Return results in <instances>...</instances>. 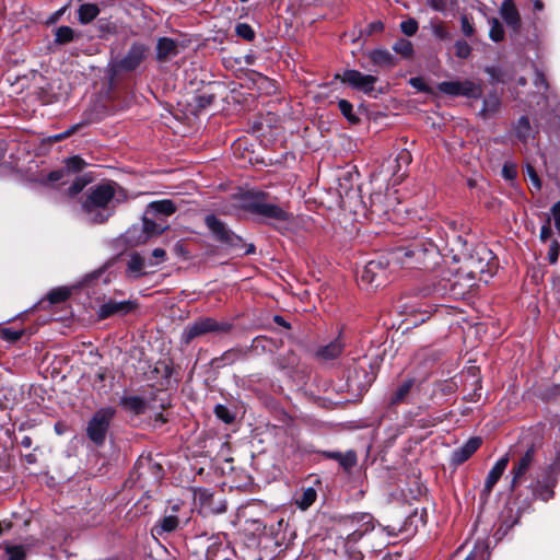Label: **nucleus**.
Instances as JSON below:
<instances>
[{"label":"nucleus","mask_w":560,"mask_h":560,"mask_svg":"<svg viewBox=\"0 0 560 560\" xmlns=\"http://www.w3.org/2000/svg\"><path fill=\"white\" fill-rule=\"evenodd\" d=\"M462 32L466 37H470L475 33V28L468 16L463 15L460 18Z\"/></svg>","instance_id":"obj_47"},{"label":"nucleus","mask_w":560,"mask_h":560,"mask_svg":"<svg viewBox=\"0 0 560 560\" xmlns=\"http://www.w3.org/2000/svg\"><path fill=\"white\" fill-rule=\"evenodd\" d=\"M0 336H1V338L3 340L13 342V341H16V340H19L21 338L22 330H14V329H11V328H3V329H0Z\"/></svg>","instance_id":"obj_44"},{"label":"nucleus","mask_w":560,"mask_h":560,"mask_svg":"<svg viewBox=\"0 0 560 560\" xmlns=\"http://www.w3.org/2000/svg\"><path fill=\"white\" fill-rule=\"evenodd\" d=\"M516 448L518 457L514 460L510 471L512 476L510 482L511 490H514L521 483L536 462V455L541 448V441L539 439L528 440V438L524 435L520 440Z\"/></svg>","instance_id":"obj_2"},{"label":"nucleus","mask_w":560,"mask_h":560,"mask_svg":"<svg viewBox=\"0 0 560 560\" xmlns=\"http://www.w3.org/2000/svg\"><path fill=\"white\" fill-rule=\"evenodd\" d=\"M250 209L254 213L279 223H287L291 219V215L284 209L275 203L256 201L252 203Z\"/></svg>","instance_id":"obj_12"},{"label":"nucleus","mask_w":560,"mask_h":560,"mask_svg":"<svg viewBox=\"0 0 560 560\" xmlns=\"http://www.w3.org/2000/svg\"><path fill=\"white\" fill-rule=\"evenodd\" d=\"M489 36L493 42H501L504 38V30L502 24L497 19H491Z\"/></svg>","instance_id":"obj_32"},{"label":"nucleus","mask_w":560,"mask_h":560,"mask_svg":"<svg viewBox=\"0 0 560 560\" xmlns=\"http://www.w3.org/2000/svg\"><path fill=\"white\" fill-rule=\"evenodd\" d=\"M152 257L155 259L154 262H152L151 265H156L159 262H163L165 261L166 259V253L164 249L162 248H155L153 252H152Z\"/></svg>","instance_id":"obj_53"},{"label":"nucleus","mask_w":560,"mask_h":560,"mask_svg":"<svg viewBox=\"0 0 560 560\" xmlns=\"http://www.w3.org/2000/svg\"><path fill=\"white\" fill-rule=\"evenodd\" d=\"M66 177H69L67 174V171L65 168L52 171L48 174V182L49 183H56L59 180H63Z\"/></svg>","instance_id":"obj_49"},{"label":"nucleus","mask_w":560,"mask_h":560,"mask_svg":"<svg viewBox=\"0 0 560 560\" xmlns=\"http://www.w3.org/2000/svg\"><path fill=\"white\" fill-rule=\"evenodd\" d=\"M500 13L504 22L514 31L520 28L521 19L513 0H504L502 2Z\"/></svg>","instance_id":"obj_20"},{"label":"nucleus","mask_w":560,"mask_h":560,"mask_svg":"<svg viewBox=\"0 0 560 560\" xmlns=\"http://www.w3.org/2000/svg\"><path fill=\"white\" fill-rule=\"evenodd\" d=\"M338 107L342 115L350 121V122H357L358 117L353 114V106L350 102L347 100H340L338 102Z\"/></svg>","instance_id":"obj_37"},{"label":"nucleus","mask_w":560,"mask_h":560,"mask_svg":"<svg viewBox=\"0 0 560 560\" xmlns=\"http://www.w3.org/2000/svg\"><path fill=\"white\" fill-rule=\"evenodd\" d=\"M348 542L358 541L363 535L374 529V518L369 513H355L343 518Z\"/></svg>","instance_id":"obj_6"},{"label":"nucleus","mask_w":560,"mask_h":560,"mask_svg":"<svg viewBox=\"0 0 560 560\" xmlns=\"http://www.w3.org/2000/svg\"><path fill=\"white\" fill-rule=\"evenodd\" d=\"M69 295L70 290L68 288H57L48 293L47 299L51 304H56L66 301Z\"/></svg>","instance_id":"obj_31"},{"label":"nucleus","mask_w":560,"mask_h":560,"mask_svg":"<svg viewBox=\"0 0 560 560\" xmlns=\"http://www.w3.org/2000/svg\"><path fill=\"white\" fill-rule=\"evenodd\" d=\"M560 475V452L557 454L556 459L547 466L542 475L537 478L536 483L532 486L533 493L542 501H548L553 498V488L558 482Z\"/></svg>","instance_id":"obj_3"},{"label":"nucleus","mask_w":560,"mask_h":560,"mask_svg":"<svg viewBox=\"0 0 560 560\" xmlns=\"http://www.w3.org/2000/svg\"><path fill=\"white\" fill-rule=\"evenodd\" d=\"M400 28H401V32L404 34H406L407 36H412L418 31V23L416 20L409 19V20L402 21L400 23Z\"/></svg>","instance_id":"obj_43"},{"label":"nucleus","mask_w":560,"mask_h":560,"mask_svg":"<svg viewBox=\"0 0 560 560\" xmlns=\"http://www.w3.org/2000/svg\"><path fill=\"white\" fill-rule=\"evenodd\" d=\"M114 409L103 408L97 410L88 423L86 433L91 441L101 445L104 443Z\"/></svg>","instance_id":"obj_5"},{"label":"nucleus","mask_w":560,"mask_h":560,"mask_svg":"<svg viewBox=\"0 0 560 560\" xmlns=\"http://www.w3.org/2000/svg\"><path fill=\"white\" fill-rule=\"evenodd\" d=\"M176 211V206L172 200L164 199L159 201H153L149 203L147 208V215L158 217L165 215L168 217Z\"/></svg>","instance_id":"obj_22"},{"label":"nucleus","mask_w":560,"mask_h":560,"mask_svg":"<svg viewBox=\"0 0 560 560\" xmlns=\"http://www.w3.org/2000/svg\"><path fill=\"white\" fill-rule=\"evenodd\" d=\"M338 463L343 469L350 470L357 464V455L353 451H348L341 455Z\"/></svg>","instance_id":"obj_40"},{"label":"nucleus","mask_w":560,"mask_h":560,"mask_svg":"<svg viewBox=\"0 0 560 560\" xmlns=\"http://www.w3.org/2000/svg\"><path fill=\"white\" fill-rule=\"evenodd\" d=\"M116 192L115 183H102L91 187L81 201L84 219L92 223L105 222L114 212Z\"/></svg>","instance_id":"obj_1"},{"label":"nucleus","mask_w":560,"mask_h":560,"mask_svg":"<svg viewBox=\"0 0 560 560\" xmlns=\"http://www.w3.org/2000/svg\"><path fill=\"white\" fill-rule=\"evenodd\" d=\"M551 230L549 226L544 225L540 231V237L545 241L549 237Z\"/></svg>","instance_id":"obj_60"},{"label":"nucleus","mask_w":560,"mask_h":560,"mask_svg":"<svg viewBox=\"0 0 560 560\" xmlns=\"http://www.w3.org/2000/svg\"><path fill=\"white\" fill-rule=\"evenodd\" d=\"M488 556L487 546L483 542H478L465 560H487Z\"/></svg>","instance_id":"obj_33"},{"label":"nucleus","mask_w":560,"mask_h":560,"mask_svg":"<svg viewBox=\"0 0 560 560\" xmlns=\"http://www.w3.org/2000/svg\"><path fill=\"white\" fill-rule=\"evenodd\" d=\"M410 161V156L407 152H401L398 154L396 159V163L399 164L400 162H404L405 164H408Z\"/></svg>","instance_id":"obj_59"},{"label":"nucleus","mask_w":560,"mask_h":560,"mask_svg":"<svg viewBox=\"0 0 560 560\" xmlns=\"http://www.w3.org/2000/svg\"><path fill=\"white\" fill-rule=\"evenodd\" d=\"M85 162L80 156H72L66 161L65 170L67 171V174L70 175L71 173L83 170Z\"/></svg>","instance_id":"obj_34"},{"label":"nucleus","mask_w":560,"mask_h":560,"mask_svg":"<svg viewBox=\"0 0 560 560\" xmlns=\"http://www.w3.org/2000/svg\"><path fill=\"white\" fill-rule=\"evenodd\" d=\"M440 92L452 96L478 97L481 93L479 85L472 81H445L438 85Z\"/></svg>","instance_id":"obj_9"},{"label":"nucleus","mask_w":560,"mask_h":560,"mask_svg":"<svg viewBox=\"0 0 560 560\" xmlns=\"http://www.w3.org/2000/svg\"><path fill=\"white\" fill-rule=\"evenodd\" d=\"M551 214L555 221V226L560 232V200L551 208Z\"/></svg>","instance_id":"obj_51"},{"label":"nucleus","mask_w":560,"mask_h":560,"mask_svg":"<svg viewBox=\"0 0 560 560\" xmlns=\"http://www.w3.org/2000/svg\"><path fill=\"white\" fill-rule=\"evenodd\" d=\"M74 38V32L69 26H60L55 32V42L57 44H67Z\"/></svg>","instance_id":"obj_30"},{"label":"nucleus","mask_w":560,"mask_h":560,"mask_svg":"<svg viewBox=\"0 0 560 560\" xmlns=\"http://www.w3.org/2000/svg\"><path fill=\"white\" fill-rule=\"evenodd\" d=\"M235 33L237 36L246 39V40H253L255 38V32L252 28L250 25L246 23H240L235 26Z\"/></svg>","instance_id":"obj_39"},{"label":"nucleus","mask_w":560,"mask_h":560,"mask_svg":"<svg viewBox=\"0 0 560 560\" xmlns=\"http://www.w3.org/2000/svg\"><path fill=\"white\" fill-rule=\"evenodd\" d=\"M431 31L434 37L440 40H447L451 38L450 32L446 30L442 22H431Z\"/></svg>","instance_id":"obj_35"},{"label":"nucleus","mask_w":560,"mask_h":560,"mask_svg":"<svg viewBox=\"0 0 560 560\" xmlns=\"http://www.w3.org/2000/svg\"><path fill=\"white\" fill-rule=\"evenodd\" d=\"M533 7H534V11H542L544 10V3L541 0H534Z\"/></svg>","instance_id":"obj_62"},{"label":"nucleus","mask_w":560,"mask_h":560,"mask_svg":"<svg viewBox=\"0 0 560 560\" xmlns=\"http://www.w3.org/2000/svg\"><path fill=\"white\" fill-rule=\"evenodd\" d=\"M368 56L372 63L378 67H394L396 65L394 55L384 48L371 50Z\"/></svg>","instance_id":"obj_23"},{"label":"nucleus","mask_w":560,"mask_h":560,"mask_svg":"<svg viewBox=\"0 0 560 560\" xmlns=\"http://www.w3.org/2000/svg\"><path fill=\"white\" fill-rule=\"evenodd\" d=\"M480 438H470L463 446L452 453V463L460 465L466 462L481 445Z\"/></svg>","instance_id":"obj_16"},{"label":"nucleus","mask_w":560,"mask_h":560,"mask_svg":"<svg viewBox=\"0 0 560 560\" xmlns=\"http://www.w3.org/2000/svg\"><path fill=\"white\" fill-rule=\"evenodd\" d=\"M21 444H22L24 447L28 448V447H31V445H32V439H31L30 436H24V438L22 439V441H21Z\"/></svg>","instance_id":"obj_64"},{"label":"nucleus","mask_w":560,"mask_h":560,"mask_svg":"<svg viewBox=\"0 0 560 560\" xmlns=\"http://www.w3.org/2000/svg\"><path fill=\"white\" fill-rule=\"evenodd\" d=\"M381 199H382V195L381 194H374L371 196V206L372 208L375 209V211L377 210H382L381 208H378L377 203L381 202Z\"/></svg>","instance_id":"obj_58"},{"label":"nucleus","mask_w":560,"mask_h":560,"mask_svg":"<svg viewBox=\"0 0 560 560\" xmlns=\"http://www.w3.org/2000/svg\"><path fill=\"white\" fill-rule=\"evenodd\" d=\"M225 325L217 323L210 317L200 318L192 324L188 325L184 330V338L189 342L194 338L211 331L224 330Z\"/></svg>","instance_id":"obj_10"},{"label":"nucleus","mask_w":560,"mask_h":560,"mask_svg":"<svg viewBox=\"0 0 560 560\" xmlns=\"http://www.w3.org/2000/svg\"><path fill=\"white\" fill-rule=\"evenodd\" d=\"M429 5L439 12H442L445 10L446 3L444 0H428Z\"/></svg>","instance_id":"obj_55"},{"label":"nucleus","mask_w":560,"mask_h":560,"mask_svg":"<svg viewBox=\"0 0 560 560\" xmlns=\"http://www.w3.org/2000/svg\"><path fill=\"white\" fill-rule=\"evenodd\" d=\"M147 52L148 47L144 44L135 43L120 60L119 67L127 71L136 69L143 61Z\"/></svg>","instance_id":"obj_15"},{"label":"nucleus","mask_w":560,"mask_h":560,"mask_svg":"<svg viewBox=\"0 0 560 560\" xmlns=\"http://www.w3.org/2000/svg\"><path fill=\"white\" fill-rule=\"evenodd\" d=\"M340 80L342 83L349 84L352 89L369 95L374 92L375 84L378 81L375 75L364 74L353 69L346 70L340 77Z\"/></svg>","instance_id":"obj_8"},{"label":"nucleus","mask_w":560,"mask_h":560,"mask_svg":"<svg viewBox=\"0 0 560 560\" xmlns=\"http://www.w3.org/2000/svg\"><path fill=\"white\" fill-rule=\"evenodd\" d=\"M502 172H503V176L506 179H511L512 180L516 176V170H515V167L513 165H511V166L505 165L503 167Z\"/></svg>","instance_id":"obj_56"},{"label":"nucleus","mask_w":560,"mask_h":560,"mask_svg":"<svg viewBox=\"0 0 560 560\" xmlns=\"http://www.w3.org/2000/svg\"><path fill=\"white\" fill-rule=\"evenodd\" d=\"M144 268V259L139 255H133L128 264L129 271L133 273H140Z\"/></svg>","instance_id":"obj_42"},{"label":"nucleus","mask_w":560,"mask_h":560,"mask_svg":"<svg viewBox=\"0 0 560 560\" xmlns=\"http://www.w3.org/2000/svg\"><path fill=\"white\" fill-rule=\"evenodd\" d=\"M345 347L341 337L336 338L326 346H322L316 351V357L323 361L334 360L340 355Z\"/></svg>","instance_id":"obj_19"},{"label":"nucleus","mask_w":560,"mask_h":560,"mask_svg":"<svg viewBox=\"0 0 560 560\" xmlns=\"http://www.w3.org/2000/svg\"><path fill=\"white\" fill-rule=\"evenodd\" d=\"M535 84L538 88L547 89V82L542 73L536 72Z\"/></svg>","instance_id":"obj_57"},{"label":"nucleus","mask_w":560,"mask_h":560,"mask_svg":"<svg viewBox=\"0 0 560 560\" xmlns=\"http://www.w3.org/2000/svg\"><path fill=\"white\" fill-rule=\"evenodd\" d=\"M89 182H90V178H88L85 176L75 177L73 183L68 188V195L71 197L78 195L80 191L83 190V188L89 184Z\"/></svg>","instance_id":"obj_36"},{"label":"nucleus","mask_w":560,"mask_h":560,"mask_svg":"<svg viewBox=\"0 0 560 560\" xmlns=\"http://www.w3.org/2000/svg\"><path fill=\"white\" fill-rule=\"evenodd\" d=\"M80 126H81L80 124L74 125V126L70 127L68 130H66V131H63L61 133H57L55 136H51L50 140L54 141V142L61 141V140L68 138L69 136H71L72 133H74L79 129Z\"/></svg>","instance_id":"obj_50"},{"label":"nucleus","mask_w":560,"mask_h":560,"mask_svg":"<svg viewBox=\"0 0 560 560\" xmlns=\"http://www.w3.org/2000/svg\"><path fill=\"white\" fill-rule=\"evenodd\" d=\"M455 49L456 56L463 59L467 58L471 52L470 46L464 40H457L455 43Z\"/></svg>","instance_id":"obj_45"},{"label":"nucleus","mask_w":560,"mask_h":560,"mask_svg":"<svg viewBox=\"0 0 560 560\" xmlns=\"http://www.w3.org/2000/svg\"><path fill=\"white\" fill-rule=\"evenodd\" d=\"M388 261L382 259L369 261L360 275L361 284L368 289H376L384 285L388 280Z\"/></svg>","instance_id":"obj_4"},{"label":"nucleus","mask_w":560,"mask_h":560,"mask_svg":"<svg viewBox=\"0 0 560 560\" xmlns=\"http://www.w3.org/2000/svg\"><path fill=\"white\" fill-rule=\"evenodd\" d=\"M135 303L132 301H114L109 300L103 303L98 311L97 316L100 319H105L113 315H125L131 312L135 308Z\"/></svg>","instance_id":"obj_14"},{"label":"nucleus","mask_w":560,"mask_h":560,"mask_svg":"<svg viewBox=\"0 0 560 560\" xmlns=\"http://www.w3.org/2000/svg\"><path fill=\"white\" fill-rule=\"evenodd\" d=\"M214 413L224 423H232L235 419V416L230 411V409L223 405H217Z\"/></svg>","instance_id":"obj_38"},{"label":"nucleus","mask_w":560,"mask_h":560,"mask_svg":"<svg viewBox=\"0 0 560 560\" xmlns=\"http://www.w3.org/2000/svg\"><path fill=\"white\" fill-rule=\"evenodd\" d=\"M207 228L213 235L221 242L230 243L232 241V233L226 229L225 224L221 222L215 215L209 214L205 219Z\"/></svg>","instance_id":"obj_18"},{"label":"nucleus","mask_w":560,"mask_h":560,"mask_svg":"<svg viewBox=\"0 0 560 560\" xmlns=\"http://www.w3.org/2000/svg\"><path fill=\"white\" fill-rule=\"evenodd\" d=\"M511 452H512V450L510 448V452L508 454H505L504 456H502L501 458H499L495 462V464L492 466L490 471L488 472L487 478L485 480V486L482 489V495H485L486 498H488L490 495L494 486L497 485V482L500 480V478L504 474V471L509 465V462H510V453Z\"/></svg>","instance_id":"obj_13"},{"label":"nucleus","mask_w":560,"mask_h":560,"mask_svg":"<svg viewBox=\"0 0 560 560\" xmlns=\"http://www.w3.org/2000/svg\"><path fill=\"white\" fill-rule=\"evenodd\" d=\"M415 381L412 378H408L402 381L397 388L392 393L389 397L390 405H399L405 402L411 388L413 387Z\"/></svg>","instance_id":"obj_24"},{"label":"nucleus","mask_w":560,"mask_h":560,"mask_svg":"<svg viewBox=\"0 0 560 560\" xmlns=\"http://www.w3.org/2000/svg\"><path fill=\"white\" fill-rule=\"evenodd\" d=\"M7 560H24L25 550L22 546H9L7 547Z\"/></svg>","instance_id":"obj_41"},{"label":"nucleus","mask_w":560,"mask_h":560,"mask_svg":"<svg viewBox=\"0 0 560 560\" xmlns=\"http://www.w3.org/2000/svg\"><path fill=\"white\" fill-rule=\"evenodd\" d=\"M526 174L530 180V184L532 186L536 189V190H539L541 188V183H540V179L536 173V171L534 170L533 166L530 165H527L526 166Z\"/></svg>","instance_id":"obj_48"},{"label":"nucleus","mask_w":560,"mask_h":560,"mask_svg":"<svg viewBox=\"0 0 560 560\" xmlns=\"http://www.w3.org/2000/svg\"><path fill=\"white\" fill-rule=\"evenodd\" d=\"M393 50L404 58H411L413 55V45L410 40L400 38L394 44Z\"/></svg>","instance_id":"obj_28"},{"label":"nucleus","mask_w":560,"mask_h":560,"mask_svg":"<svg viewBox=\"0 0 560 560\" xmlns=\"http://www.w3.org/2000/svg\"><path fill=\"white\" fill-rule=\"evenodd\" d=\"M179 509L178 504H174L172 506V514L164 515L159 524H156L153 527V533H155L158 536H162L165 533H172L174 532L178 525H179V518L175 515V512H177Z\"/></svg>","instance_id":"obj_17"},{"label":"nucleus","mask_w":560,"mask_h":560,"mask_svg":"<svg viewBox=\"0 0 560 560\" xmlns=\"http://www.w3.org/2000/svg\"><path fill=\"white\" fill-rule=\"evenodd\" d=\"M447 225L450 228V230L453 232V240L455 242H457L459 245L464 246L465 245V241L463 240L462 235H457L456 232L459 230V226L462 228L463 226V223H458L457 221L455 220H452L450 222H447Z\"/></svg>","instance_id":"obj_46"},{"label":"nucleus","mask_w":560,"mask_h":560,"mask_svg":"<svg viewBox=\"0 0 560 560\" xmlns=\"http://www.w3.org/2000/svg\"><path fill=\"white\" fill-rule=\"evenodd\" d=\"M178 54L177 43L168 37H161L156 44V58L159 61H166Z\"/></svg>","instance_id":"obj_21"},{"label":"nucleus","mask_w":560,"mask_h":560,"mask_svg":"<svg viewBox=\"0 0 560 560\" xmlns=\"http://www.w3.org/2000/svg\"><path fill=\"white\" fill-rule=\"evenodd\" d=\"M409 84H410L412 88H415L416 90H418V91H422V92H424V91H427V90H428V86H427L425 82L423 81V79L418 78V77H416V78H411V79L409 80Z\"/></svg>","instance_id":"obj_52"},{"label":"nucleus","mask_w":560,"mask_h":560,"mask_svg":"<svg viewBox=\"0 0 560 560\" xmlns=\"http://www.w3.org/2000/svg\"><path fill=\"white\" fill-rule=\"evenodd\" d=\"M501 102L497 95H489L483 101V106L480 112V115L483 117H489L494 115L500 108Z\"/></svg>","instance_id":"obj_27"},{"label":"nucleus","mask_w":560,"mask_h":560,"mask_svg":"<svg viewBox=\"0 0 560 560\" xmlns=\"http://www.w3.org/2000/svg\"><path fill=\"white\" fill-rule=\"evenodd\" d=\"M477 273L482 275L483 273V268L480 267L478 270H469V272L467 275L471 279H477Z\"/></svg>","instance_id":"obj_63"},{"label":"nucleus","mask_w":560,"mask_h":560,"mask_svg":"<svg viewBox=\"0 0 560 560\" xmlns=\"http://www.w3.org/2000/svg\"><path fill=\"white\" fill-rule=\"evenodd\" d=\"M151 215H147L144 213L143 224H142V234L136 238L135 234L138 232L137 228H132L128 231V241L133 244H142L145 243L150 237L162 234L167 225H162L160 223L154 222L150 219Z\"/></svg>","instance_id":"obj_11"},{"label":"nucleus","mask_w":560,"mask_h":560,"mask_svg":"<svg viewBox=\"0 0 560 560\" xmlns=\"http://www.w3.org/2000/svg\"><path fill=\"white\" fill-rule=\"evenodd\" d=\"M100 13V9L94 3H83L80 5L78 10V18L81 24H89L92 22Z\"/></svg>","instance_id":"obj_25"},{"label":"nucleus","mask_w":560,"mask_h":560,"mask_svg":"<svg viewBox=\"0 0 560 560\" xmlns=\"http://www.w3.org/2000/svg\"><path fill=\"white\" fill-rule=\"evenodd\" d=\"M429 249L421 243H413L408 247H399L392 253L390 262L406 268H413L421 262Z\"/></svg>","instance_id":"obj_7"},{"label":"nucleus","mask_w":560,"mask_h":560,"mask_svg":"<svg viewBox=\"0 0 560 560\" xmlns=\"http://www.w3.org/2000/svg\"><path fill=\"white\" fill-rule=\"evenodd\" d=\"M349 544L350 542H348V541L346 544L347 552L349 555V560H362V558H363L362 553L352 547H348Z\"/></svg>","instance_id":"obj_54"},{"label":"nucleus","mask_w":560,"mask_h":560,"mask_svg":"<svg viewBox=\"0 0 560 560\" xmlns=\"http://www.w3.org/2000/svg\"><path fill=\"white\" fill-rule=\"evenodd\" d=\"M530 124H529V120L527 117L525 116H522L516 126H515V133H516V137L526 142L528 140V138L530 137Z\"/></svg>","instance_id":"obj_29"},{"label":"nucleus","mask_w":560,"mask_h":560,"mask_svg":"<svg viewBox=\"0 0 560 560\" xmlns=\"http://www.w3.org/2000/svg\"><path fill=\"white\" fill-rule=\"evenodd\" d=\"M549 259H550V262L551 264H555L558 259V247H556L555 249H550L549 252Z\"/></svg>","instance_id":"obj_61"},{"label":"nucleus","mask_w":560,"mask_h":560,"mask_svg":"<svg viewBox=\"0 0 560 560\" xmlns=\"http://www.w3.org/2000/svg\"><path fill=\"white\" fill-rule=\"evenodd\" d=\"M317 498V492L314 488L308 487L303 489L302 493L295 497V504L303 511L307 510Z\"/></svg>","instance_id":"obj_26"}]
</instances>
